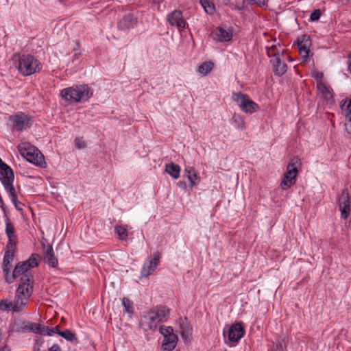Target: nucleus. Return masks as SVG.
<instances>
[{"mask_svg": "<svg viewBox=\"0 0 351 351\" xmlns=\"http://www.w3.org/2000/svg\"><path fill=\"white\" fill-rule=\"evenodd\" d=\"M14 64L23 76H29L39 73L43 68L40 62L30 54L16 53L12 57Z\"/></svg>", "mask_w": 351, "mask_h": 351, "instance_id": "obj_1", "label": "nucleus"}, {"mask_svg": "<svg viewBox=\"0 0 351 351\" xmlns=\"http://www.w3.org/2000/svg\"><path fill=\"white\" fill-rule=\"evenodd\" d=\"M38 255L37 254H32L26 261L19 262L15 266L12 274H10L12 264L7 265L5 263H3V271L5 274L6 282L12 283L16 278L29 271L30 269L37 267L38 265Z\"/></svg>", "mask_w": 351, "mask_h": 351, "instance_id": "obj_2", "label": "nucleus"}, {"mask_svg": "<svg viewBox=\"0 0 351 351\" xmlns=\"http://www.w3.org/2000/svg\"><path fill=\"white\" fill-rule=\"evenodd\" d=\"M60 95L66 101L80 102L88 100L92 93L88 86L80 85L64 88Z\"/></svg>", "mask_w": 351, "mask_h": 351, "instance_id": "obj_3", "label": "nucleus"}, {"mask_svg": "<svg viewBox=\"0 0 351 351\" xmlns=\"http://www.w3.org/2000/svg\"><path fill=\"white\" fill-rule=\"evenodd\" d=\"M21 155L29 162L41 167H45L44 156L37 147L29 142H22L18 145Z\"/></svg>", "mask_w": 351, "mask_h": 351, "instance_id": "obj_4", "label": "nucleus"}, {"mask_svg": "<svg viewBox=\"0 0 351 351\" xmlns=\"http://www.w3.org/2000/svg\"><path fill=\"white\" fill-rule=\"evenodd\" d=\"M0 180L5 190L9 193L12 202L16 205L17 202V195L12 184L14 173L9 166L7 165L0 169Z\"/></svg>", "mask_w": 351, "mask_h": 351, "instance_id": "obj_5", "label": "nucleus"}, {"mask_svg": "<svg viewBox=\"0 0 351 351\" xmlns=\"http://www.w3.org/2000/svg\"><path fill=\"white\" fill-rule=\"evenodd\" d=\"M21 276L16 293L29 300L33 291V276L30 271H27Z\"/></svg>", "mask_w": 351, "mask_h": 351, "instance_id": "obj_6", "label": "nucleus"}, {"mask_svg": "<svg viewBox=\"0 0 351 351\" xmlns=\"http://www.w3.org/2000/svg\"><path fill=\"white\" fill-rule=\"evenodd\" d=\"M234 99L239 103L240 108L246 113H253L259 109L258 105L250 99L247 95L241 93H234Z\"/></svg>", "mask_w": 351, "mask_h": 351, "instance_id": "obj_7", "label": "nucleus"}, {"mask_svg": "<svg viewBox=\"0 0 351 351\" xmlns=\"http://www.w3.org/2000/svg\"><path fill=\"white\" fill-rule=\"evenodd\" d=\"M10 119L12 122L13 128L16 131L25 130L32 123V117L21 112L11 116Z\"/></svg>", "mask_w": 351, "mask_h": 351, "instance_id": "obj_8", "label": "nucleus"}, {"mask_svg": "<svg viewBox=\"0 0 351 351\" xmlns=\"http://www.w3.org/2000/svg\"><path fill=\"white\" fill-rule=\"evenodd\" d=\"M338 202L341 217L347 219L351 211L350 197L348 193L346 191H343L339 197Z\"/></svg>", "mask_w": 351, "mask_h": 351, "instance_id": "obj_9", "label": "nucleus"}, {"mask_svg": "<svg viewBox=\"0 0 351 351\" xmlns=\"http://www.w3.org/2000/svg\"><path fill=\"white\" fill-rule=\"evenodd\" d=\"M156 315L152 310L151 309L148 312L145 313L141 318L140 321V325L145 330H154L156 328L159 322H158L157 318H156Z\"/></svg>", "mask_w": 351, "mask_h": 351, "instance_id": "obj_10", "label": "nucleus"}, {"mask_svg": "<svg viewBox=\"0 0 351 351\" xmlns=\"http://www.w3.org/2000/svg\"><path fill=\"white\" fill-rule=\"evenodd\" d=\"M245 333L244 327L241 323H235L230 326L228 337V340L232 343H237Z\"/></svg>", "mask_w": 351, "mask_h": 351, "instance_id": "obj_11", "label": "nucleus"}, {"mask_svg": "<svg viewBox=\"0 0 351 351\" xmlns=\"http://www.w3.org/2000/svg\"><path fill=\"white\" fill-rule=\"evenodd\" d=\"M211 36L215 40L219 42H228L232 38V31L230 29H225L221 27L215 28L211 33Z\"/></svg>", "mask_w": 351, "mask_h": 351, "instance_id": "obj_12", "label": "nucleus"}, {"mask_svg": "<svg viewBox=\"0 0 351 351\" xmlns=\"http://www.w3.org/2000/svg\"><path fill=\"white\" fill-rule=\"evenodd\" d=\"M301 165V160L297 156L293 157L288 163L286 172L284 175L289 176V177L296 179L298 173V169L300 168Z\"/></svg>", "mask_w": 351, "mask_h": 351, "instance_id": "obj_13", "label": "nucleus"}, {"mask_svg": "<svg viewBox=\"0 0 351 351\" xmlns=\"http://www.w3.org/2000/svg\"><path fill=\"white\" fill-rule=\"evenodd\" d=\"M160 254L158 252L154 253V257L152 259L150 260L149 265L143 266L141 271V276L143 277H147L149 275H151L154 272L156 267L160 263Z\"/></svg>", "mask_w": 351, "mask_h": 351, "instance_id": "obj_14", "label": "nucleus"}, {"mask_svg": "<svg viewBox=\"0 0 351 351\" xmlns=\"http://www.w3.org/2000/svg\"><path fill=\"white\" fill-rule=\"evenodd\" d=\"M311 45V40L309 37L303 36L302 40L298 42V51L302 58L304 61H307L309 55V47Z\"/></svg>", "mask_w": 351, "mask_h": 351, "instance_id": "obj_15", "label": "nucleus"}, {"mask_svg": "<svg viewBox=\"0 0 351 351\" xmlns=\"http://www.w3.org/2000/svg\"><path fill=\"white\" fill-rule=\"evenodd\" d=\"M44 250V259L47 264L51 267H55L58 265V261L55 256L53 250L49 245L43 247Z\"/></svg>", "mask_w": 351, "mask_h": 351, "instance_id": "obj_16", "label": "nucleus"}, {"mask_svg": "<svg viewBox=\"0 0 351 351\" xmlns=\"http://www.w3.org/2000/svg\"><path fill=\"white\" fill-rule=\"evenodd\" d=\"M169 22L171 25L176 26L178 29L185 27V21L182 19V14L180 11L175 10L169 16Z\"/></svg>", "mask_w": 351, "mask_h": 351, "instance_id": "obj_17", "label": "nucleus"}, {"mask_svg": "<svg viewBox=\"0 0 351 351\" xmlns=\"http://www.w3.org/2000/svg\"><path fill=\"white\" fill-rule=\"evenodd\" d=\"M137 23V20L132 15L125 16L118 23V27L121 30L133 28Z\"/></svg>", "mask_w": 351, "mask_h": 351, "instance_id": "obj_18", "label": "nucleus"}, {"mask_svg": "<svg viewBox=\"0 0 351 351\" xmlns=\"http://www.w3.org/2000/svg\"><path fill=\"white\" fill-rule=\"evenodd\" d=\"M317 89L319 95L326 101H332V90L330 86H326L324 82H320L317 85Z\"/></svg>", "mask_w": 351, "mask_h": 351, "instance_id": "obj_19", "label": "nucleus"}, {"mask_svg": "<svg viewBox=\"0 0 351 351\" xmlns=\"http://www.w3.org/2000/svg\"><path fill=\"white\" fill-rule=\"evenodd\" d=\"M271 62L273 64L274 72L276 75L282 76L284 75L287 69V64L281 61V57H278L271 60Z\"/></svg>", "mask_w": 351, "mask_h": 351, "instance_id": "obj_20", "label": "nucleus"}, {"mask_svg": "<svg viewBox=\"0 0 351 351\" xmlns=\"http://www.w3.org/2000/svg\"><path fill=\"white\" fill-rule=\"evenodd\" d=\"M177 342H178V337L176 335L173 334V335H168V337H165L163 339L162 345V348L165 350H168V351L173 350L177 345Z\"/></svg>", "mask_w": 351, "mask_h": 351, "instance_id": "obj_21", "label": "nucleus"}, {"mask_svg": "<svg viewBox=\"0 0 351 351\" xmlns=\"http://www.w3.org/2000/svg\"><path fill=\"white\" fill-rule=\"evenodd\" d=\"M152 310V312H154L156 315V318H157L158 322H162L167 320V317L169 313V309L167 308L166 306H157Z\"/></svg>", "mask_w": 351, "mask_h": 351, "instance_id": "obj_22", "label": "nucleus"}, {"mask_svg": "<svg viewBox=\"0 0 351 351\" xmlns=\"http://www.w3.org/2000/svg\"><path fill=\"white\" fill-rule=\"evenodd\" d=\"M28 299L16 293L14 301L12 302L13 312H19L24 309L28 302Z\"/></svg>", "mask_w": 351, "mask_h": 351, "instance_id": "obj_23", "label": "nucleus"}, {"mask_svg": "<svg viewBox=\"0 0 351 351\" xmlns=\"http://www.w3.org/2000/svg\"><path fill=\"white\" fill-rule=\"evenodd\" d=\"M341 108L344 112L346 119L350 123V128H346L347 132L351 134V100H346L341 105Z\"/></svg>", "mask_w": 351, "mask_h": 351, "instance_id": "obj_24", "label": "nucleus"}, {"mask_svg": "<svg viewBox=\"0 0 351 351\" xmlns=\"http://www.w3.org/2000/svg\"><path fill=\"white\" fill-rule=\"evenodd\" d=\"M165 171L171 177H173L175 179H177L180 176V167L178 165H176L174 163H170L166 165Z\"/></svg>", "mask_w": 351, "mask_h": 351, "instance_id": "obj_25", "label": "nucleus"}, {"mask_svg": "<svg viewBox=\"0 0 351 351\" xmlns=\"http://www.w3.org/2000/svg\"><path fill=\"white\" fill-rule=\"evenodd\" d=\"M295 182L296 179L292 177H289V176L283 175L282 181L280 182V187L283 190H287L295 184Z\"/></svg>", "mask_w": 351, "mask_h": 351, "instance_id": "obj_26", "label": "nucleus"}, {"mask_svg": "<svg viewBox=\"0 0 351 351\" xmlns=\"http://www.w3.org/2000/svg\"><path fill=\"white\" fill-rule=\"evenodd\" d=\"M5 233L8 238H16L14 226L8 217L5 219Z\"/></svg>", "mask_w": 351, "mask_h": 351, "instance_id": "obj_27", "label": "nucleus"}, {"mask_svg": "<svg viewBox=\"0 0 351 351\" xmlns=\"http://www.w3.org/2000/svg\"><path fill=\"white\" fill-rule=\"evenodd\" d=\"M56 332L62 337L71 342L77 341V340L75 333L71 332L69 330H65L64 331L57 330Z\"/></svg>", "mask_w": 351, "mask_h": 351, "instance_id": "obj_28", "label": "nucleus"}, {"mask_svg": "<svg viewBox=\"0 0 351 351\" xmlns=\"http://www.w3.org/2000/svg\"><path fill=\"white\" fill-rule=\"evenodd\" d=\"M267 53L269 57H274V58L280 57V46L271 45L267 47Z\"/></svg>", "mask_w": 351, "mask_h": 351, "instance_id": "obj_29", "label": "nucleus"}, {"mask_svg": "<svg viewBox=\"0 0 351 351\" xmlns=\"http://www.w3.org/2000/svg\"><path fill=\"white\" fill-rule=\"evenodd\" d=\"M214 64L212 62H206L199 65L198 68V71L204 75H206L209 73L212 69H213Z\"/></svg>", "mask_w": 351, "mask_h": 351, "instance_id": "obj_30", "label": "nucleus"}, {"mask_svg": "<svg viewBox=\"0 0 351 351\" xmlns=\"http://www.w3.org/2000/svg\"><path fill=\"white\" fill-rule=\"evenodd\" d=\"M185 172L186 173L187 178L191 182V186L196 185V180L199 179L195 170L193 168H190L189 169H186Z\"/></svg>", "mask_w": 351, "mask_h": 351, "instance_id": "obj_31", "label": "nucleus"}, {"mask_svg": "<svg viewBox=\"0 0 351 351\" xmlns=\"http://www.w3.org/2000/svg\"><path fill=\"white\" fill-rule=\"evenodd\" d=\"M114 230L120 240H126L128 237V230L126 228L122 226H117Z\"/></svg>", "mask_w": 351, "mask_h": 351, "instance_id": "obj_32", "label": "nucleus"}, {"mask_svg": "<svg viewBox=\"0 0 351 351\" xmlns=\"http://www.w3.org/2000/svg\"><path fill=\"white\" fill-rule=\"evenodd\" d=\"M0 311H12V302L8 299L0 300Z\"/></svg>", "mask_w": 351, "mask_h": 351, "instance_id": "obj_33", "label": "nucleus"}, {"mask_svg": "<svg viewBox=\"0 0 351 351\" xmlns=\"http://www.w3.org/2000/svg\"><path fill=\"white\" fill-rule=\"evenodd\" d=\"M199 2L204 10L208 14H213L215 11V5L213 3L208 1V0H199Z\"/></svg>", "mask_w": 351, "mask_h": 351, "instance_id": "obj_34", "label": "nucleus"}, {"mask_svg": "<svg viewBox=\"0 0 351 351\" xmlns=\"http://www.w3.org/2000/svg\"><path fill=\"white\" fill-rule=\"evenodd\" d=\"M181 331L180 333L182 337H189L191 335L192 328L187 323H182L180 324Z\"/></svg>", "mask_w": 351, "mask_h": 351, "instance_id": "obj_35", "label": "nucleus"}, {"mask_svg": "<svg viewBox=\"0 0 351 351\" xmlns=\"http://www.w3.org/2000/svg\"><path fill=\"white\" fill-rule=\"evenodd\" d=\"M16 238H8V242L6 245L5 251H10L11 252L14 253L15 248H16Z\"/></svg>", "mask_w": 351, "mask_h": 351, "instance_id": "obj_36", "label": "nucleus"}, {"mask_svg": "<svg viewBox=\"0 0 351 351\" xmlns=\"http://www.w3.org/2000/svg\"><path fill=\"white\" fill-rule=\"evenodd\" d=\"M26 329L29 331H32L36 333H41L42 327L40 325L36 323H31L26 326Z\"/></svg>", "mask_w": 351, "mask_h": 351, "instance_id": "obj_37", "label": "nucleus"}, {"mask_svg": "<svg viewBox=\"0 0 351 351\" xmlns=\"http://www.w3.org/2000/svg\"><path fill=\"white\" fill-rule=\"evenodd\" d=\"M14 253L11 252L10 251H5L3 263H5V264H12V262L14 260Z\"/></svg>", "mask_w": 351, "mask_h": 351, "instance_id": "obj_38", "label": "nucleus"}, {"mask_svg": "<svg viewBox=\"0 0 351 351\" xmlns=\"http://www.w3.org/2000/svg\"><path fill=\"white\" fill-rule=\"evenodd\" d=\"M122 304L125 308V311H127L128 313H132V302L128 298H123L122 300Z\"/></svg>", "mask_w": 351, "mask_h": 351, "instance_id": "obj_39", "label": "nucleus"}, {"mask_svg": "<svg viewBox=\"0 0 351 351\" xmlns=\"http://www.w3.org/2000/svg\"><path fill=\"white\" fill-rule=\"evenodd\" d=\"M57 330H58V327H55V328H49L48 326L42 327L40 334L51 336L53 334L56 333V332L57 331Z\"/></svg>", "mask_w": 351, "mask_h": 351, "instance_id": "obj_40", "label": "nucleus"}, {"mask_svg": "<svg viewBox=\"0 0 351 351\" xmlns=\"http://www.w3.org/2000/svg\"><path fill=\"white\" fill-rule=\"evenodd\" d=\"M160 332L162 335H163L164 338L165 337H168V335H173V329L171 327H160Z\"/></svg>", "mask_w": 351, "mask_h": 351, "instance_id": "obj_41", "label": "nucleus"}, {"mask_svg": "<svg viewBox=\"0 0 351 351\" xmlns=\"http://www.w3.org/2000/svg\"><path fill=\"white\" fill-rule=\"evenodd\" d=\"M234 121L237 123V128L240 129H244L245 122L239 116H234Z\"/></svg>", "mask_w": 351, "mask_h": 351, "instance_id": "obj_42", "label": "nucleus"}, {"mask_svg": "<svg viewBox=\"0 0 351 351\" xmlns=\"http://www.w3.org/2000/svg\"><path fill=\"white\" fill-rule=\"evenodd\" d=\"M321 16V12L319 10H315L311 13L310 19L311 21H317Z\"/></svg>", "mask_w": 351, "mask_h": 351, "instance_id": "obj_43", "label": "nucleus"}, {"mask_svg": "<svg viewBox=\"0 0 351 351\" xmlns=\"http://www.w3.org/2000/svg\"><path fill=\"white\" fill-rule=\"evenodd\" d=\"M44 341L42 339H36L34 346L35 351H40Z\"/></svg>", "mask_w": 351, "mask_h": 351, "instance_id": "obj_44", "label": "nucleus"}, {"mask_svg": "<svg viewBox=\"0 0 351 351\" xmlns=\"http://www.w3.org/2000/svg\"><path fill=\"white\" fill-rule=\"evenodd\" d=\"M314 77L316 80V82H317V85L318 84H319L320 82H322V78H323V73H319V72H317L314 74Z\"/></svg>", "mask_w": 351, "mask_h": 351, "instance_id": "obj_45", "label": "nucleus"}, {"mask_svg": "<svg viewBox=\"0 0 351 351\" xmlns=\"http://www.w3.org/2000/svg\"><path fill=\"white\" fill-rule=\"evenodd\" d=\"M75 145L79 149L84 148L85 147V143L80 138H77L75 140Z\"/></svg>", "mask_w": 351, "mask_h": 351, "instance_id": "obj_46", "label": "nucleus"}, {"mask_svg": "<svg viewBox=\"0 0 351 351\" xmlns=\"http://www.w3.org/2000/svg\"><path fill=\"white\" fill-rule=\"evenodd\" d=\"M48 351H62L60 346L58 344H53L51 347H50Z\"/></svg>", "mask_w": 351, "mask_h": 351, "instance_id": "obj_47", "label": "nucleus"}, {"mask_svg": "<svg viewBox=\"0 0 351 351\" xmlns=\"http://www.w3.org/2000/svg\"><path fill=\"white\" fill-rule=\"evenodd\" d=\"M349 61H348V69L351 73V53L348 56Z\"/></svg>", "mask_w": 351, "mask_h": 351, "instance_id": "obj_48", "label": "nucleus"}, {"mask_svg": "<svg viewBox=\"0 0 351 351\" xmlns=\"http://www.w3.org/2000/svg\"><path fill=\"white\" fill-rule=\"evenodd\" d=\"M7 165L5 163H4L2 160L0 158V169L2 168V167H6Z\"/></svg>", "mask_w": 351, "mask_h": 351, "instance_id": "obj_49", "label": "nucleus"}, {"mask_svg": "<svg viewBox=\"0 0 351 351\" xmlns=\"http://www.w3.org/2000/svg\"><path fill=\"white\" fill-rule=\"evenodd\" d=\"M0 351H10V350L8 346H5L0 350Z\"/></svg>", "mask_w": 351, "mask_h": 351, "instance_id": "obj_50", "label": "nucleus"}]
</instances>
